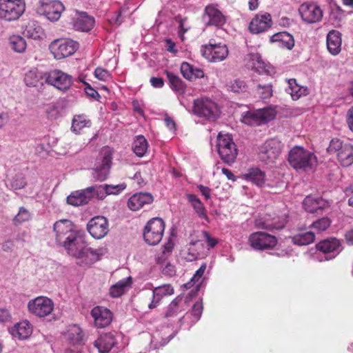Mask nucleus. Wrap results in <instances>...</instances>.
I'll list each match as a JSON object with an SVG mask.
<instances>
[{
  "instance_id": "nucleus-1",
  "label": "nucleus",
  "mask_w": 353,
  "mask_h": 353,
  "mask_svg": "<svg viewBox=\"0 0 353 353\" xmlns=\"http://www.w3.org/2000/svg\"><path fill=\"white\" fill-rule=\"evenodd\" d=\"M193 113L206 121H215L219 117L218 105L209 98H200L194 101Z\"/></svg>"
},
{
  "instance_id": "nucleus-2",
  "label": "nucleus",
  "mask_w": 353,
  "mask_h": 353,
  "mask_svg": "<svg viewBox=\"0 0 353 353\" xmlns=\"http://www.w3.org/2000/svg\"><path fill=\"white\" fill-rule=\"evenodd\" d=\"M26 8L25 0H0V19L16 21L23 15Z\"/></svg>"
},
{
  "instance_id": "nucleus-3",
  "label": "nucleus",
  "mask_w": 353,
  "mask_h": 353,
  "mask_svg": "<svg viewBox=\"0 0 353 353\" xmlns=\"http://www.w3.org/2000/svg\"><path fill=\"white\" fill-rule=\"evenodd\" d=\"M276 112L271 108L249 110L242 114V123L251 126H259L266 124L273 120Z\"/></svg>"
},
{
  "instance_id": "nucleus-4",
  "label": "nucleus",
  "mask_w": 353,
  "mask_h": 353,
  "mask_svg": "<svg viewBox=\"0 0 353 353\" xmlns=\"http://www.w3.org/2000/svg\"><path fill=\"white\" fill-rule=\"evenodd\" d=\"M79 48L78 42L65 38L54 39L49 45V50L57 60H61L73 55Z\"/></svg>"
},
{
  "instance_id": "nucleus-5",
  "label": "nucleus",
  "mask_w": 353,
  "mask_h": 353,
  "mask_svg": "<svg viewBox=\"0 0 353 353\" xmlns=\"http://www.w3.org/2000/svg\"><path fill=\"white\" fill-rule=\"evenodd\" d=\"M53 230L57 243L63 247L67 246L77 236L74 225L68 219L57 221L54 224Z\"/></svg>"
},
{
  "instance_id": "nucleus-6",
  "label": "nucleus",
  "mask_w": 353,
  "mask_h": 353,
  "mask_svg": "<svg viewBox=\"0 0 353 353\" xmlns=\"http://www.w3.org/2000/svg\"><path fill=\"white\" fill-rule=\"evenodd\" d=\"M165 230V223L161 218H152L145 225L143 239L150 245H157L162 239Z\"/></svg>"
},
{
  "instance_id": "nucleus-7",
  "label": "nucleus",
  "mask_w": 353,
  "mask_h": 353,
  "mask_svg": "<svg viewBox=\"0 0 353 353\" xmlns=\"http://www.w3.org/2000/svg\"><path fill=\"white\" fill-rule=\"evenodd\" d=\"M44 79L46 83L62 92L69 90L73 83L71 75L58 69L51 70L44 73Z\"/></svg>"
},
{
  "instance_id": "nucleus-8",
  "label": "nucleus",
  "mask_w": 353,
  "mask_h": 353,
  "mask_svg": "<svg viewBox=\"0 0 353 353\" xmlns=\"http://www.w3.org/2000/svg\"><path fill=\"white\" fill-rule=\"evenodd\" d=\"M64 9L63 3L58 0H40L37 12L40 15L45 16L50 21H57Z\"/></svg>"
},
{
  "instance_id": "nucleus-9",
  "label": "nucleus",
  "mask_w": 353,
  "mask_h": 353,
  "mask_svg": "<svg viewBox=\"0 0 353 353\" xmlns=\"http://www.w3.org/2000/svg\"><path fill=\"white\" fill-rule=\"evenodd\" d=\"M248 243L254 250H265L274 248L278 241L275 236L264 232H256L249 236Z\"/></svg>"
},
{
  "instance_id": "nucleus-10",
  "label": "nucleus",
  "mask_w": 353,
  "mask_h": 353,
  "mask_svg": "<svg viewBox=\"0 0 353 353\" xmlns=\"http://www.w3.org/2000/svg\"><path fill=\"white\" fill-rule=\"evenodd\" d=\"M28 308L32 314L40 318H44L53 311L54 303L50 299L41 296L30 301Z\"/></svg>"
},
{
  "instance_id": "nucleus-11",
  "label": "nucleus",
  "mask_w": 353,
  "mask_h": 353,
  "mask_svg": "<svg viewBox=\"0 0 353 353\" xmlns=\"http://www.w3.org/2000/svg\"><path fill=\"white\" fill-rule=\"evenodd\" d=\"M299 14L303 21L307 23H314L323 18V10L320 6L313 2H305L299 8Z\"/></svg>"
},
{
  "instance_id": "nucleus-12",
  "label": "nucleus",
  "mask_w": 353,
  "mask_h": 353,
  "mask_svg": "<svg viewBox=\"0 0 353 353\" xmlns=\"http://www.w3.org/2000/svg\"><path fill=\"white\" fill-rule=\"evenodd\" d=\"M201 52L209 61L218 62L224 60L228 55V49L225 44L205 45L201 47Z\"/></svg>"
},
{
  "instance_id": "nucleus-13",
  "label": "nucleus",
  "mask_w": 353,
  "mask_h": 353,
  "mask_svg": "<svg viewBox=\"0 0 353 353\" xmlns=\"http://www.w3.org/2000/svg\"><path fill=\"white\" fill-rule=\"evenodd\" d=\"M87 230L93 238L101 239L105 236L109 232L108 221L104 216L93 217L88 223Z\"/></svg>"
},
{
  "instance_id": "nucleus-14",
  "label": "nucleus",
  "mask_w": 353,
  "mask_h": 353,
  "mask_svg": "<svg viewBox=\"0 0 353 353\" xmlns=\"http://www.w3.org/2000/svg\"><path fill=\"white\" fill-rule=\"evenodd\" d=\"M203 20L207 26L222 27L227 21L226 17L217 7V5L210 4L205 7Z\"/></svg>"
},
{
  "instance_id": "nucleus-15",
  "label": "nucleus",
  "mask_w": 353,
  "mask_h": 353,
  "mask_svg": "<svg viewBox=\"0 0 353 353\" xmlns=\"http://www.w3.org/2000/svg\"><path fill=\"white\" fill-rule=\"evenodd\" d=\"M117 343L115 332H103L94 341L93 346L99 353H108Z\"/></svg>"
},
{
  "instance_id": "nucleus-16",
  "label": "nucleus",
  "mask_w": 353,
  "mask_h": 353,
  "mask_svg": "<svg viewBox=\"0 0 353 353\" xmlns=\"http://www.w3.org/2000/svg\"><path fill=\"white\" fill-rule=\"evenodd\" d=\"M90 314L94 319V326L98 328H104L108 326L112 321V312L103 306L94 307L92 309Z\"/></svg>"
},
{
  "instance_id": "nucleus-17",
  "label": "nucleus",
  "mask_w": 353,
  "mask_h": 353,
  "mask_svg": "<svg viewBox=\"0 0 353 353\" xmlns=\"http://www.w3.org/2000/svg\"><path fill=\"white\" fill-rule=\"evenodd\" d=\"M96 194L95 187H88L81 191L72 192L67 197V203L73 206L85 205Z\"/></svg>"
},
{
  "instance_id": "nucleus-18",
  "label": "nucleus",
  "mask_w": 353,
  "mask_h": 353,
  "mask_svg": "<svg viewBox=\"0 0 353 353\" xmlns=\"http://www.w3.org/2000/svg\"><path fill=\"white\" fill-rule=\"evenodd\" d=\"M316 248L323 254H332V256L326 258V260H328L334 258L341 252V243L336 238L331 237L319 241L316 244Z\"/></svg>"
},
{
  "instance_id": "nucleus-19",
  "label": "nucleus",
  "mask_w": 353,
  "mask_h": 353,
  "mask_svg": "<svg viewBox=\"0 0 353 353\" xmlns=\"http://www.w3.org/2000/svg\"><path fill=\"white\" fill-rule=\"evenodd\" d=\"M112 165L111 156H98L94 168V177L101 181L106 179Z\"/></svg>"
},
{
  "instance_id": "nucleus-20",
  "label": "nucleus",
  "mask_w": 353,
  "mask_h": 353,
  "mask_svg": "<svg viewBox=\"0 0 353 353\" xmlns=\"http://www.w3.org/2000/svg\"><path fill=\"white\" fill-rule=\"evenodd\" d=\"M271 26L272 17L270 14H258L250 21L249 30L252 33L258 34L266 31Z\"/></svg>"
},
{
  "instance_id": "nucleus-21",
  "label": "nucleus",
  "mask_w": 353,
  "mask_h": 353,
  "mask_svg": "<svg viewBox=\"0 0 353 353\" xmlns=\"http://www.w3.org/2000/svg\"><path fill=\"white\" fill-rule=\"evenodd\" d=\"M216 148L219 154H237L236 145L229 134H219Z\"/></svg>"
},
{
  "instance_id": "nucleus-22",
  "label": "nucleus",
  "mask_w": 353,
  "mask_h": 353,
  "mask_svg": "<svg viewBox=\"0 0 353 353\" xmlns=\"http://www.w3.org/2000/svg\"><path fill=\"white\" fill-rule=\"evenodd\" d=\"M68 253L75 258H84L86 255V251L88 250V246L82 237L76 236L74 240L70 242L67 246L64 247Z\"/></svg>"
},
{
  "instance_id": "nucleus-23",
  "label": "nucleus",
  "mask_w": 353,
  "mask_h": 353,
  "mask_svg": "<svg viewBox=\"0 0 353 353\" xmlns=\"http://www.w3.org/2000/svg\"><path fill=\"white\" fill-rule=\"evenodd\" d=\"M153 196L147 192L135 193L128 201V206L132 211H137L145 205L151 204L153 202Z\"/></svg>"
},
{
  "instance_id": "nucleus-24",
  "label": "nucleus",
  "mask_w": 353,
  "mask_h": 353,
  "mask_svg": "<svg viewBox=\"0 0 353 353\" xmlns=\"http://www.w3.org/2000/svg\"><path fill=\"white\" fill-rule=\"evenodd\" d=\"M303 205L305 211L310 213H318L319 210L327 208L329 203L320 197L307 196L303 200Z\"/></svg>"
},
{
  "instance_id": "nucleus-25",
  "label": "nucleus",
  "mask_w": 353,
  "mask_h": 353,
  "mask_svg": "<svg viewBox=\"0 0 353 353\" xmlns=\"http://www.w3.org/2000/svg\"><path fill=\"white\" fill-rule=\"evenodd\" d=\"M174 294V288L170 284H165L159 287H157L151 293V297L152 301L148 305L150 309H154L157 307L161 299L165 296H170Z\"/></svg>"
},
{
  "instance_id": "nucleus-26",
  "label": "nucleus",
  "mask_w": 353,
  "mask_h": 353,
  "mask_svg": "<svg viewBox=\"0 0 353 353\" xmlns=\"http://www.w3.org/2000/svg\"><path fill=\"white\" fill-rule=\"evenodd\" d=\"M327 48L332 55H337L341 50V34L337 30H331L327 35Z\"/></svg>"
},
{
  "instance_id": "nucleus-27",
  "label": "nucleus",
  "mask_w": 353,
  "mask_h": 353,
  "mask_svg": "<svg viewBox=\"0 0 353 353\" xmlns=\"http://www.w3.org/2000/svg\"><path fill=\"white\" fill-rule=\"evenodd\" d=\"M265 172L258 168H251L241 176V178L258 187H263L265 183Z\"/></svg>"
},
{
  "instance_id": "nucleus-28",
  "label": "nucleus",
  "mask_w": 353,
  "mask_h": 353,
  "mask_svg": "<svg viewBox=\"0 0 353 353\" xmlns=\"http://www.w3.org/2000/svg\"><path fill=\"white\" fill-rule=\"evenodd\" d=\"M288 161L294 169L312 168L316 162V156H288Z\"/></svg>"
},
{
  "instance_id": "nucleus-29",
  "label": "nucleus",
  "mask_w": 353,
  "mask_h": 353,
  "mask_svg": "<svg viewBox=\"0 0 353 353\" xmlns=\"http://www.w3.org/2000/svg\"><path fill=\"white\" fill-rule=\"evenodd\" d=\"M23 34L34 40H43L45 37V31L40 24L34 20L28 22L23 31Z\"/></svg>"
},
{
  "instance_id": "nucleus-30",
  "label": "nucleus",
  "mask_w": 353,
  "mask_h": 353,
  "mask_svg": "<svg viewBox=\"0 0 353 353\" xmlns=\"http://www.w3.org/2000/svg\"><path fill=\"white\" fill-rule=\"evenodd\" d=\"M249 66L259 74H271L273 69L268 64L265 63L258 53L249 54Z\"/></svg>"
},
{
  "instance_id": "nucleus-31",
  "label": "nucleus",
  "mask_w": 353,
  "mask_h": 353,
  "mask_svg": "<svg viewBox=\"0 0 353 353\" xmlns=\"http://www.w3.org/2000/svg\"><path fill=\"white\" fill-rule=\"evenodd\" d=\"M270 41L276 43L279 48L288 50H291L294 46L293 37L287 32H281L273 34L270 37Z\"/></svg>"
},
{
  "instance_id": "nucleus-32",
  "label": "nucleus",
  "mask_w": 353,
  "mask_h": 353,
  "mask_svg": "<svg viewBox=\"0 0 353 353\" xmlns=\"http://www.w3.org/2000/svg\"><path fill=\"white\" fill-rule=\"evenodd\" d=\"M94 24L93 17L88 15L85 12L79 14L74 22V28L75 30L82 32H88L90 30Z\"/></svg>"
},
{
  "instance_id": "nucleus-33",
  "label": "nucleus",
  "mask_w": 353,
  "mask_h": 353,
  "mask_svg": "<svg viewBox=\"0 0 353 353\" xmlns=\"http://www.w3.org/2000/svg\"><path fill=\"white\" fill-rule=\"evenodd\" d=\"M180 70L183 77L188 80L192 81L204 77V72L201 69L194 67L188 62H183Z\"/></svg>"
},
{
  "instance_id": "nucleus-34",
  "label": "nucleus",
  "mask_w": 353,
  "mask_h": 353,
  "mask_svg": "<svg viewBox=\"0 0 353 353\" xmlns=\"http://www.w3.org/2000/svg\"><path fill=\"white\" fill-rule=\"evenodd\" d=\"M283 144L277 139L267 140L260 148L259 152L263 154H279L282 152Z\"/></svg>"
},
{
  "instance_id": "nucleus-35",
  "label": "nucleus",
  "mask_w": 353,
  "mask_h": 353,
  "mask_svg": "<svg viewBox=\"0 0 353 353\" xmlns=\"http://www.w3.org/2000/svg\"><path fill=\"white\" fill-rule=\"evenodd\" d=\"M186 198L194 210L197 216L201 219H203L207 221H209V218L206 213V209L198 196L193 194H186Z\"/></svg>"
},
{
  "instance_id": "nucleus-36",
  "label": "nucleus",
  "mask_w": 353,
  "mask_h": 353,
  "mask_svg": "<svg viewBox=\"0 0 353 353\" xmlns=\"http://www.w3.org/2000/svg\"><path fill=\"white\" fill-rule=\"evenodd\" d=\"M288 88L286 91L290 94L294 100H297L308 93L307 88L301 86L296 83V79H290L288 80Z\"/></svg>"
},
{
  "instance_id": "nucleus-37",
  "label": "nucleus",
  "mask_w": 353,
  "mask_h": 353,
  "mask_svg": "<svg viewBox=\"0 0 353 353\" xmlns=\"http://www.w3.org/2000/svg\"><path fill=\"white\" fill-rule=\"evenodd\" d=\"M126 185L124 183L112 185H104L99 187H95V193L98 197L102 199L108 194H117L122 190H125Z\"/></svg>"
},
{
  "instance_id": "nucleus-38",
  "label": "nucleus",
  "mask_w": 353,
  "mask_h": 353,
  "mask_svg": "<svg viewBox=\"0 0 353 353\" xmlns=\"http://www.w3.org/2000/svg\"><path fill=\"white\" fill-rule=\"evenodd\" d=\"M32 329L30 323L27 321H22L17 323L12 330V335L19 339H26L32 334Z\"/></svg>"
},
{
  "instance_id": "nucleus-39",
  "label": "nucleus",
  "mask_w": 353,
  "mask_h": 353,
  "mask_svg": "<svg viewBox=\"0 0 353 353\" xmlns=\"http://www.w3.org/2000/svg\"><path fill=\"white\" fill-rule=\"evenodd\" d=\"M91 121L84 114L75 115L72 121L71 130L73 132L80 134L83 128H89Z\"/></svg>"
},
{
  "instance_id": "nucleus-40",
  "label": "nucleus",
  "mask_w": 353,
  "mask_h": 353,
  "mask_svg": "<svg viewBox=\"0 0 353 353\" xmlns=\"http://www.w3.org/2000/svg\"><path fill=\"white\" fill-rule=\"evenodd\" d=\"M166 76L169 80L171 88L178 94H183L185 90V84L176 74L166 71Z\"/></svg>"
},
{
  "instance_id": "nucleus-41",
  "label": "nucleus",
  "mask_w": 353,
  "mask_h": 353,
  "mask_svg": "<svg viewBox=\"0 0 353 353\" xmlns=\"http://www.w3.org/2000/svg\"><path fill=\"white\" fill-rule=\"evenodd\" d=\"M10 47L17 53H23L26 51L27 43L23 37L19 34L11 35L8 39Z\"/></svg>"
},
{
  "instance_id": "nucleus-42",
  "label": "nucleus",
  "mask_w": 353,
  "mask_h": 353,
  "mask_svg": "<svg viewBox=\"0 0 353 353\" xmlns=\"http://www.w3.org/2000/svg\"><path fill=\"white\" fill-rule=\"evenodd\" d=\"M315 239V234L312 232H299L292 238V242L297 245H307Z\"/></svg>"
},
{
  "instance_id": "nucleus-43",
  "label": "nucleus",
  "mask_w": 353,
  "mask_h": 353,
  "mask_svg": "<svg viewBox=\"0 0 353 353\" xmlns=\"http://www.w3.org/2000/svg\"><path fill=\"white\" fill-rule=\"evenodd\" d=\"M130 277L127 280L119 281L110 288L109 294L113 298L119 297L125 292L127 287L130 286Z\"/></svg>"
},
{
  "instance_id": "nucleus-44",
  "label": "nucleus",
  "mask_w": 353,
  "mask_h": 353,
  "mask_svg": "<svg viewBox=\"0 0 353 353\" xmlns=\"http://www.w3.org/2000/svg\"><path fill=\"white\" fill-rule=\"evenodd\" d=\"M66 337L72 344L79 343L83 339L81 328L77 325H70L67 331Z\"/></svg>"
},
{
  "instance_id": "nucleus-45",
  "label": "nucleus",
  "mask_w": 353,
  "mask_h": 353,
  "mask_svg": "<svg viewBox=\"0 0 353 353\" xmlns=\"http://www.w3.org/2000/svg\"><path fill=\"white\" fill-rule=\"evenodd\" d=\"M43 78H44V74H43L37 69H32L26 73L24 81L28 86H36Z\"/></svg>"
},
{
  "instance_id": "nucleus-46",
  "label": "nucleus",
  "mask_w": 353,
  "mask_h": 353,
  "mask_svg": "<svg viewBox=\"0 0 353 353\" xmlns=\"http://www.w3.org/2000/svg\"><path fill=\"white\" fill-rule=\"evenodd\" d=\"M147 148L148 143L144 137H137L133 143V151L134 154H145Z\"/></svg>"
},
{
  "instance_id": "nucleus-47",
  "label": "nucleus",
  "mask_w": 353,
  "mask_h": 353,
  "mask_svg": "<svg viewBox=\"0 0 353 353\" xmlns=\"http://www.w3.org/2000/svg\"><path fill=\"white\" fill-rule=\"evenodd\" d=\"M182 299L179 296L176 297L168 305V310L165 314V317H172L176 316L182 310L180 309L179 303Z\"/></svg>"
},
{
  "instance_id": "nucleus-48",
  "label": "nucleus",
  "mask_w": 353,
  "mask_h": 353,
  "mask_svg": "<svg viewBox=\"0 0 353 353\" xmlns=\"http://www.w3.org/2000/svg\"><path fill=\"white\" fill-rule=\"evenodd\" d=\"M30 212L24 207L19 208L18 214L14 217L13 222L15 225L21 224L30 219Z\"/></svg>"
},
{
  "instance_id": "nucleus-49",
  "label": "nucleus",
  "mask_w": 353,
  "mask_h": 353,
  "mask_svg": "<svg viewBox=\"0 0 353 353\" xmlns=\"http://www.w3.org/2000/svg\"><path fill=\"white\" fill-rule=\"evenodd\" d=\"M227 87L228 90L236 93L243 92L246 90L245 82L239 79L230 82Z\"/></svg>"
},
{
  "instance_id": "nucleus-50",
  "label": "nucleus",
  "mask_w": 353,
  "mask_h": 353,
  "mask_svg": "<svg viewBox=\"0 0 353 353\" xmlns=\"http://www.w3.org/2000/svg\"><path fill=\"white\" fill-rule=\"evenodd\" d=\"M26 185V181L22 174H17L10 181V187L17 190L23 188Z\"/></svg>"
},
{
  "instance_id": "nucleus-51",
  "label": "nucleus",
  "mask_w": 353,
  "mask_h": 353,
  "mask_svg": "<svg viewBox=\"0 0 353 353\" xmlns=\"http://www.w3.org/2000/svg\"><path fill=\"white\" fill-rule=\"evenodd\" d=\"M327 150L331 154H340L343 152L342 142L339 139H332Z\"/></svg>"
},
{
  "instance_id": "nucleus-52",
  "label": "nucleus",
  "mask_w": 353,
  "mask_h": 353,
  "mask_svg": "<svg viewBox=\"0 0 353 353\" xmlns=\"http://www.w3.org/2000/svg\"><path fill=\"white\" fill-rule=\"evenodd\" d=\"M94 75L99 81L107 82L112 80L111 73L108 70L101 67H98L95 69Z\"/></svg>"
},
{
  "instance_id": "nucleus-53",
  "label": "nucleus",
  "mask_w": 353,
  "mask_h": 353,
  "mask_svg": "<svg viewBox=\"0 0 353 353\" xmlns=\"http://www.w3.org/2000/svg\"><path fill=\"white\" fill-rule=\"evenodd\" d=\"M331 224V221L327 217H323L314 221L312 226L317 231H324L327 229Z\"/></svg>"
},
{
  "instance_id": "nucleus-54",
  "label": "nucleus",
  "mask_w": 353,
  "mask_h": 353,
  "mask_svg": "<svg viewBox=\"0 0 353 353\" xmlns=\"http://www.w3.org/2000/svg\"><path fill=\"white\" fill-rule=\"evenodd\" d=\"M257 92L260 95V97L263 99H266L272 97V88L271 84H267L261 85L259 84L257 85Z\"/></svg>"
},
{
  "instance_id": "nucleus-55",
  "label": "nucleus",
  "mask_w": 353,
  "mask_h": 353,
  "mask_svg": "<svg viewBox=\"0 0 353 353\" xmlns=\"http://www.w3.org/2000/svg\"><path fill=\"white\" fill-rule=\"evenodd\" d=\"M48 119L53 120L56 119L59 116V108L54 104L49 105L46 110Z\"/></svg>"
},
{
  "instance_id": "nucleus-56",
  "label": "nucleus",
  "mask_w": 353,
  "mask_h": 353,
  "mask_svg": "<svg viewBox=\"0 0 353 353\" xmlns=\"http://www.w3.org/2000/svg\"><path fill=\"white\" fill-rule=\"evenodd\" d=\"M285 224V221L284 220L283 221H274L272 223H268L267 221L264 222L263 228L267 229V230H281L284 228Z\"/></svg>"
},
{
  "instance_id": "nucleus-57",
  "label": "nucleus",
  "mask_w": 353,
  "mask_h": 353,
  "mask_svg": "<svg viewBox=\"0 0 353 353\" xmlns=\"http://www.w3.org/2000/svg\"><path fill=\"white\" fill-rule=\"evenodd\" d=\"M206 269V265L205 263L202 264L201 267L196 271L193 277L191 279L190 282H188L184 284L185 288H190L191 287V282L194 281H198L201 276L203 275L205 270Z\"/></svg>"
},
{
  "instance_id": "nucleus-58",
  "label": "nucleus",
  "mask_w": 353,
  "mask_h": 353,
  "mask_svg": "<svg viewBox=\"0 0 353 353\" xmlns=\"http://www.w3.org/2000/svg\"><path fill=\"white\" fill-rule=\"evenodd\" d=\"M203 312V304L201 301L196 302L192 308V314L194 316V321H197Z\"/></svg>"
},
{
  "instance_id": "nucleus-59",
  "label": "nucleus",
  "mask_w": 353,
  "mask_h": 353,
  "mask_svg": "<svg viewBox=\"0 0 353 353\" xmlns=\"http://www.w3.org/2000/svg\"><path fill=\"white\" fill-rule=\"evenodd\" d=\"M103 254V250L102 248L93 249L92 248L88 247V250L86 251L85 257H88L89 255H91L92 261H97L99 259L100 256Z\"/></svg>"
},
{
  "instance_id": "nucleus-60",
  "label": "nucleus",
  "mask_w": 353,
  "mask_h": 353,
  "mask_svg": "<svg viewBox=\"0 0 353 353\" xmlns=\"http://www.w3.org/2000/svg\"><path fill=\"white\" fill-rule=\"evenodd\" d=\"M190 29V26L186 24L185 19H181L179 21V37H180L181 41H184V34Z\"/></svg>"
},
{
  "instance_id": "nucleus-61",
  "label": "nucleus",
  "mask_w": 353,
  "mask_h": 353,
  "mask_svg": "<svg viewBox=\"0 0 353 353\" xmlns=\"http://www.w3.org/2000/svg\"><path fill=\"white\" fill-rule=\"evenodd\" d=\"M12 316L10 311L6 308H0V323L10 322Z\"/></svg>"
},
{
  "instance_id": "nucleus-62",
  "label": "nucleus",
  "mask_w": 353,
  "mask_h": 353,
  "mask_svg": "<svg viewBox=\"0 0 353 353\" xmlns=\"http://www.w3.org/2000/svg\"><path fill=\"white\" fill-rule=\"evenodd\" d=\"M85 92L88 96L94 99H98L100 97L98 92L92 88L89 83H85Z\"/></svg>"
},
{
  "instance_id": "nucleus-63",
  "label": "nucleus",
  "mask_w": 353,
  "mask_h": 353,
  "mask_svg": "<svg viewBox=\"0 0 353 353\" xmlns=\"http://www.w3.org/2000/svg\"><path fill=\"white\" fill-rule=\"evenodd\" d=\"M202 234L210 248H213L218 243L217 240L212 237L207 231H203Z\"/></svg>"
},
{
  "instance_id": "nucleus-64",
  "label": "nucleus",
  "mask_w": 353,
  "mask_h": 353,
  "mask_svg": "<svg viewBox=\"0 0 353 353\" xmlns=\"http://www.w3.org/2000/svg\"><path fill=\"white\" fill-rule=\"evenodd\" d=\"M339 161L341 165L347 167L353 163V156H337Z\"/></svg>"
}]
</instances>
